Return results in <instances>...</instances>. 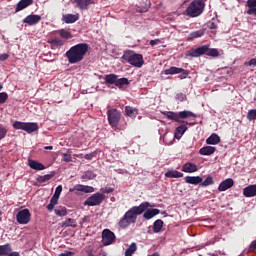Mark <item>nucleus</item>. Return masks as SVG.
<instances>
[{
    "mask_svg": "<svg viewBox=\"0 0 256 256\" xmlns=\"http://www.w3.org/2000/svg\"><path fill=\"white\" fill-rule=\"evenodd\" d=\"M148 207H153V205L149 202H142L139 206L131 207L118 222V227H120V229H127L129 225L137 223L138 215H143L144 219L149 221V219H153V217L161 213V210L157 208L148 209Z\"/></svg>",
    "mask_w": 256,
    "mask_h": 256,
    "instance_id": "nucleus-1",
    "label": "nucleus"
},
{
    "mask_svg": "<svg viewBox=\"0 0 256 256\" xmlns=\"http://www.w3.org/2000/svg\"><path fill=\"white\" fill-rule=\"evenodd\" d=\"M89 53V44L79 43L72 46L66 53L65 57L71 65L81 63L85 59V55Z\"/></svg>",
    "mask_w": 256,
    "mask_h": 256,
    "instance_id": "nucleus-2",
    "label": "nucleus"
},
{
    "mask_svg": "<svg viewBox=\"0 0 256 256\" xmlns=\"http://www.w3.org/2000/svg\"><path fill=\"white\" fill-rule=\"evenodd\" d=\"M207 55L208 57H219V50L216 48H209L208 45H203L197 48H192L186 52V57H201Z\"/></svg>",
    "mask_w": 256,
    "mask_h": 256,
    "instance_id": "nucleus-3",
    "label": "nucleus"
},
{
    "mask_svg": "<svg viewBox=\"0 0 256 256\" xmlns=\"http://www.w3.org/2000/svg\"><path fill=\"white\" fill-rule=\"evenodd\" d=\"M121 59L122 61H125V63H129V65H132V67H137L138 69H141V67H143V65L145 64V60H143V55L137 54L133 50L125 51Z\"/></svg>",
    "mask_w": 256,
    "mask_h": 256,
    "instance_id": "nucleus-4",
    "label": "nucleus"
},
{
    "mask_svg": "<svg viewBox=\"0 0 256 256\" xmlns=\"http://www.w3.org/2000/svg\"><path fill=\"white\" fill-rule=\"evenodd\" d=\"M205 11V2L203 0H193L186 8L188 17H199Z\"/></svg>",
    "mask_w": 256,
    "mask_h": 256,
    "instance_id": "nucleus-5",
    "label": "nucleus"
},
{
    "mask_svg": "<svg viewBox=\"0 0 256 256\" xmlns=\"http://www.w3.org/2000/svg\"><path fill=\"white\" fill-rule=\"evenodd\" d=\"M14 129L26 131V133H35V131H39V124L35 122H21L15 121L12 125Z\"/></svg>",
    "mask_w": 256,
    "mask_h": 256,
    "instance_id": "nucleus-6",
    "label": "nucleus"
},
{
    "mask_svg": "<svg viewBox=\"0 0 256 256\" xmlns=\"http://www.w3.org/2000/svg\"><path fill=\"white\" fill-rule=\"evenodd\" d=\"M103 201H105V194L101 192H97L95 194H92L90 197H88L85 200L84 205L88 207H97L101 205Z\"/></svg>",
    "mask_w": 256,
    "mask_h": 256,
    "instance_id": "nucleus-7",
    "label": "nucleus"
},
{
    "mask_svg": "<svg viewBox=\"0 0 256 256\" xmlns=\"http://www.w3.org/2000/svg\"><path fill=\"white\" fill-rule=\"evenodd\" d=\"M108 123L111 127H118L121 121V112L115 108L107 111Z\"/></svg>",
    "mask_w": 256,
    "mask_h": 256,
    "instance_id": "nucleus-8",
    "label": "nucleus"
},
{
    "mask_svg": "<svg viewBox=\"0 0 256 256\" xmlns=\"http://www.w3.org/2000/svg\"><path fill=\"white\" fill-rule=\"evenodd\" d=\"M16 221L19 225H27L31 222V212L25 208L16 214Z\"/></svg>",
    "mask_w": 256,
    "mask_h": 256,
    "instance_id": "nucleus-9",
    "label": "nucleus"
},
{
    "mask_svg": "<svg viewBox=\"0 0 256 256\" xmlns=\"http://www.w3.org/2000/svg\"><path fill=\"white\" fill-rule=\"evenodd\" d=\"M179 73L181 74L179 75ZM164 75H179V79H187V76L189 75V71L183 68L172 66L164 70Z\"/></svg>",
    "mask_w": 256,
    "mask_h": 256,
    "instance_id": "nucleus-10",
    "label": "nucleus"
},
{
    "mask_svg": "<svg viewBox=\"0 0 256 256\" xmlns=\"http://www.w3.org/2000/svg\"><path fill=\"white\" fill-rule=\"evenodd\" d=\"M115 233L109 229H104L102 231V244L107 247L108 245H113L115 243Z\"/></svg>",
    "mask_w": 256,
    "mask_h": 256,
    "instance_id": "nucleus-11",
    "label": "nucleus"
},
{
    "mask_svg": "<svg viewBox=\"0 0 256 256\" xmlns=\"http://www.w3.org/2000/svg\"><path fill=\"white\" fill-rule=\"evenodd\" d=\"M70 193H94L95 192V188H93V186H85L83 184H77L75 185L73 188L69 189Z\"/></svg>",
    "mask_w": 256,
    "mask_h": 256,
    "instance_id": "nucleus-12",
    "label": "nucleus"
},
{
    "mask_svg": "<svg viewBox=\"0 0 256 256\" xmlns=\"http://www.w3.org/2000/svg\"><path fill=\"white\" fill-rule=\"evenodd\" d=\"M41 21V16L37 14H30L26 18L22 20V23H26L27 25L33 26L37 25Z\"/></svg>",
    "mask_w": 256,
    "mask_h": 256,
    "instance_id": "nucleus-13",
    "label": "nucleus"
},
{
    "mask_svg": "<svg viewBox=\"0 0 256 256\" xmlns=\"http://www.w3.org/2000/svg\"><path fill=\"white\" fill-rule=\"evenodd\" d=\"M233 185H235V181L233 180V178H227L219 184L218 191H227V189H231Z\"/></svg>",
    "mask_w": 256,
    "mask_h": 256,
    "instance_id": "nucleus-14",
    "label": "nucleus"
},
{
    "mask_svg": "<svg viewBox=\"0 0 256 256\" xmlns=\"http://www.w3.org/2000/svg\"><path fill=\"white\" fill-rule=\"evenodd\" d=\"M62 21L67 25L77 23V21H79V14H64L62 16Z\"/></svg>",
    "mask_w": 256,
    "mask_h": 256,
    "instance_id": "nucleus-15",
    "label": "nucleus"
},
{
    "mask_svg": "<svg viewBox=\"0 0 256 256\" xmlns=\"http://www.w3.org/2000/svg\"><path fill=\"white\" fill-rule=\"evenodd\" d=\"M183 173H197L199 171V168L197 167V164L192 162H187L182 166Z\"/></svg>",
    "mask_w": 256,
    "mask_h": 256,
    "instance_id": "nucleus-16",
    "label": "nucleus"
},
{
    "mask_svg": "<svg viewBox=\"0 0 256 256\" xmlns=\"http://www.w3.org/2000/svg\"><path fill=\"white\" fill-rule=\"evenodd\" d=\"M30 5H33V0H20L16 4L15 13H19V11H23V9H27Z\"/></svg>",
    "mask_w": 256,
    "mask_h": 256,
    "instance_id": "nucleus-17",
    "label": "nucleus"
},
{
    "mask_svg": "<svg viewBox=\"0 0 256 256\" xmlns=\"http://www.w3.org/2000/svg\"><path fill=\"white\" fill-rule=\"evenodd\" d=\"M184 180L185 183H189L190 185H201L203 183L201 176H186Z\"/></svg>",
    "mask_w": 256,
    "mask_h": 256,
    "instance_id": "nucleus-18",
    "label": "nucleus"
},
{
    "mask_svg": "<svg viewBox=\"0 0 256 256\" xmlns=\"http://www.w3.org/2000/svg\"><path fill=\"white\" fill-rule=\"evenodd\" d=\"M244 197H256V184L249 185L243 189Z\"/></svg>",
    "mask_w": 256,
    "mask_h": 256,
    "instance_id": "nucleus-19",
    "label": "nucleus"
},
{
    "mask_svg": "<svg viewBox=\"0 0 256 256\" xmlns=\"http://www.w3.org/2000/svg\"><path fill=\"white\" fill-rule=\"evenodd\" d=\"M125 115H127V117H130V119H136L137 115H139V110L131 106H125Z\"/></svg>",
    "mask_w": 256,
    "mask_h": 256,
    "instance_id": "nucleus-20",
    "label": "nucleus"
},
{
    "mask_svg": "<svg viewBox=\"0 0 256 256\" xmlns=\"http://www.w3.org/2000/svg\"><path fill=\"white\" fill-rule=\"evenodd\" d=\"M193 117V119H196L197 115L189 110H184L178 113V119L181 121V119H189Z\"/></svg>",
    "mask_w": 256,
    "mask_h": 256,
    "instance_id": "nucleus-21",
    "label": "nucleus"
},
{
    "mask_svg": "<svg viewBox=\"0 0 256 256\" xmlns=\"http://www.w3.org/2000/svg\"><path fill=\"white\" fill-rule=\"evenodd\" d=\"M185 131H187V126L186 125H180L178 126L175 131H174V137L175 139H181L183 135L185 134Z\"/></svg>",
    "mask_w": 256,
    "mask_h": 256,
    "instance_id": "nucleus-22",
    "label": "nucleus"
},
{
    "mask_svg": "<svg viewBox=\"0 0 256 256\" xmlns=\"http://www.w3.org/2000/svg\"><path fill=\"white\" fill-rule=\"evenodd\" d=\"M28 165L31 169H34L35 171H43L45 169V165L35 160H29Z\"/></svg>",
    "mask_w": 256,
    "mask_h": 256,
    "instance_id": "nucleus-23",
    "label": "nucleus"
},
{
    "mask_svg": "<svg viewBox=\"0 0 256 256\" xmlns=\"http://www.w3.org/2000/svg\"><path fill=\"white\" fill-rule=\"evenodd\" d=\"M207 145H218L221 143V138L217 134H212L206 139Z\"/></svg>",
    "mask_w": 256,
    "mask_h": 256,
    "instance_id": "nucleus-24",
    "label": "nucleus"
},
{
    "mask_svg": "<svg viewBox=\"0 0 256 256\" xmlns=\"http://www.w3.org/2000/svg\"><path fill=\"white\" fill-rule=\"evenodd\" d=\"M217 151V148L213 146H204L199 150L200 155H213Z\"/></svg>",
    "mask_w": 256,
    "mask_h": 256,
    "instance_id": "nucleus-25",
    "label": "nucleus"
},
{
    "mask_svg": "<svg viewBox=\"0 0 256 256\" xmlns=\"http://www.w3.org/2000/svg\"><path fill=\"white\" fill-rule=\"evenodd\" d=\"M165 177H168L169 179H181V177H183V173L177 170H169L165 173Z\"/></svg>",
    "mask_w": 256,
    "mask_h": 256,
    "instance_id": "nucleus-26",
    "label": "nucleus"
},
{
    "mask_svg": "<svg viewBox=\"0 0 256 256\" xmlns=\"http://www.w3.org/2000/svg\"><path fill=\"white\" fill-rule=\"evenodd\" d=\"M106 85H116L117 83V74H107L104 76Z\"/></svg>",
    "mask_w": 256,
    "mask_h": 256,
    "instance_id": "nucleus-27",
    "label": "nucleus"
},
{
    "mask_svg": "<svg viewBox=\"0 0 256 256\" xmlns=\"http://www.w3.org/2000/svg\"><path fill=\"white\" fill-rule=\"evenodd\" d=\"M12 251L11 249V244L7 243V244H4V245H0V256H5L8 254H10Z\"/></svg>",
    "mask_w": 256,
    "mask_h": 256,
    "instance_id": "nucleus-28",
    "label": "nucleus"
},
{
    "mask_svg": "<svg viewBox=\"0 0 256 256\" xmlns=\"http://www.w3.org/2000/svg\"><path fill=\"white\" fill-rule=\"evenodd\" d=\"M48 43L55 48L63 47L65 45V42L59 38H52L48 41Z\"/></svg>",
    "mask_w": 256,
    "mask_h": 256,
    "instance_id": "nucleus-29",
    "label": "nucleus"
},
{
    "mask_svg": "<svg viewBox=\"0 0 256 256\" xmlns=\"http://www.w3.org/2000/svg\"><path fill=\"white\" fill-rule=\"evenodd\" d=\"M164 115L170 121H176V123H181V120H179V113L177 114L176 112L169 111V112H166Z\"/></svg>",
    "mask_w": 256,
    "mask_h": 256,
    "instance_id": "nucleus-30",
    "label": "nucleus"
},
{
    "mask_svg": "<svg viewBox=\"0 0 256 256\" xmlns=\"http://www.w3.org/2000/svg\"><path fill=\"white\" fill-rule=\"evenodd\" d=\"M164 222L161 219L156 220L153 223V231L154 233H161V230L163 229Z\"/></svg>",
    "mask_w": 256,
    "mask_h": 256,
    "instance_id": "nucleus-31",
    "label": "nucleus"
},
{
    "mask_svg": "<svg viewBox=\"0 0 256 256\" xmlns=\"http://www.w3.org/2000/svg\"><path fill=\"white\" fill-rule=\"evenodd\" d=\"M55 177V173L52 174H46L44 176H38L37 181L38 183H47V181H51Z\"/></svg>",
    "mask_w": 256,
    "mask_h": 256,
    "instance_id": "nucleus-32",
    "label": "nucleus"
},
{
    "mask_svg": "<svg viewBox=\"0 0 256 256\" xmlns=\"http://www.w3.org/2000/svg\"><path fill=\"white\" fill-rule=\"evenodd\" d=\"M62 227H77V220L73 218H68L62 223Z\"/></svg>",
    "mask_w": 256,
    "mask_h": 256,
    "instance_id": "nucleus-33",
    "label": "nucleus"
},
{
    "mask_svg": "<svg viewBox=\"0 0 256 256\" xmlns=\"http://www.w3.org/2000/svg\"><path fill=\"white\" fill-rule=\"evenodd\" d=\"M204 33L202 30H196L189 34L188 41H193V39H199V37H203Z\"/></svg>",
    "mask_w": 256,
    "mask_h": 256,
    "instance_id": "nucleus-34",
    "label": "nucleus"
},
{
    "mask_svg": "<svg viewBox=\"0 0 256 256\" xmlns=\"http://www.w3.org/2000/svg\"><path fill=\"white\" fill-rule=\"evenodd\" d=\"M97 177V175H95V173H93V171H85L82 176L81 179H84L85 181H91L93 179H95Z\"/></svg>",
    "mask_w": 256,
    "mask_h": 256,
    "instance_id": "nucleus-35",
    "label": "nucleus"
},
{
    "mask_svg": "<svg viewBox=\"0 0 256 256\" xmlns=\"http://www.w3.org/2000/svg\"><path fill=\"white\" fill-rule=\"evenodd\" d=\"M124 85H129V79L117 76L115 86L121 89Z\"/></svg>",
    "mask_w": 256,
    "mask_h": 256,
    "instance_id": "nucleus-36",
    "label": "nucleus"
},
{
    "mask_svg": "<svg viewBox=\"0 0 256 256\" xmlns=\"http://www.w3.org/2000/svg\"><path fill=\"white\" fill-rule=\"evenodd\" d=\"M59 203V198L52 196V198L50 199V203L46 206V209H48V211H53V209H55V205H57Z\"/></svg>",
    "mask_w": 256,
    "mask_h": 256,
    "instance_id": "nucleus-37",
    "label": "nucleus"
},
{
    "mask_svg": "<svg viewBox=\"0 0 256 256\" xmlns=\"http://www.w3.org/2000/svg\"><path fill=\"white\" fill-rule=\"evenodd\" d=\"M57 33L62 37V39H73V34L65 29H60Z\"/></svg>",
    "mask_w": 256,
    "mask_h": 256,
    "instance_id": "nucleus-38",
    "label": "nucleus"
},
{
    "mask_svg": "<svg viewBox=\"0 0 256 256\" xmlns=\"http://www.w3.org/2000/svg\"><path fill=\"white\" fill-rule=\"evenodd\" d=\"M137 251V243L133 242L125 251V256H133V253Z\"/></svg>",
    "mask_w": 256,
    "mask_h": 256,
    "instance_id": "nucleus-39",
    "label": "nucleus"
},
{
    "mask_svg": "<svg viewBox=\"0 0 256 256\" xmlns=\"http://www.w3.org/2000/svg\"><path fill=\"white\" fill-rule=\"evenodd\" d=\"M55 214L58 216V217H65V215H67V208L66 207H62V206H59L55 209Z\"/></svg>",
    "mask_w": 256,
    "mask_h": 256,
    "instance_id": "nucleus-40",
    "label": "nucleus"
},
{
    "mask_svg": "<svg viewBox=\"0 0 256 256\" xmlns=\"http://www.w3.org/2000/svg\"><path fill=\"white\" fill-rule=\"evenodd\" d=\"M215 181H213V177L208 176L204 181L200 183V187H209V185H213Z\"/></svg>",
    "mask_w": 256,
    "mask_h": 256,
    "instance_id": "nucleus-41",
    "label": "nucleus"
},
{
    "mask_svg": "<svg viewBox=\"0 0 256 256\" xmlns=\"http://www.w3.org/2000/svg\"><path fill=\"white\" fill-rule=\"evenodd\" d=\"M248 121H255L256 120V109H251L247 113Z\"/></svg>",
    "mask_w": 256,
    "mask_h": 256,
    "instance_id": "nucleus-42",
    "label": "nucleus"
},
{
    "mask_svg": "<svg viewBox=\"0 0 256 256\" xmlns=\"http://www.w3.org/2000/svg\"><path fill=\"white\" fill-rule=\"evenodd\" d=\"M9 99V94L7 92L0 93V104L3 105Z\"/></svg>",
    "mask_w": 256,
    "mask_h": 256,
    "instance_id": "nucleus-43",
    "label": "nucleus"
},
{
    "mask_svg": "<svg viewBox=\"0 0 256 256\" xmlns=\"http://www.w3.org/2000/svg\"><path fill=\"white\" fill-rule=\"evenodd\" d=\"M63 191V186L62 185H58L55 189V192L53 194V197H56L59 199V197H61V192Z\"/></svg>",
    "mask_w": 256,
    "mask_h": 256,
    "instance_id": "nucleus-44",
    "label": "nucleus"
},
{
    "mask_svg": "<svg viewBox=\"0 0 256 256\" xmlns=\"http://www.w3.org/2000/svg\"><path fill=\"white\" fill-rule=\"evenodd\" d=\"M246 7L249 9H256V0H247Z\"/></svg>",
    "mask_w": 256,
    "mask_h": 256,
    "instance_id": "nucleus-45",
    "label": "nucleus"
},
{
    "mask_svg": "<svg viewBox=\"0 0 256 256\" xmlns=\"http://www.w3.org/2000/svg\"><path fill=\"white\" fill-rule=\"evenodd\" d=\"M7 137V130L5 127L0 126V140L5 139Z\"/></svg>",
    "mask_w": 256,
    "mask_h": 256,
    "instance_id": "nucleus-46",
    "label": "nucleus"
},
{
    "mask_svg": "<svg viewBox=\"0 0 256 256\" xmlns=\"http://www.w3.org/2000/svg\"><path fill=\"white\" fill-rule=\"evenodd\" d=\"M62 161H65V163H71L72 161L71 154L64 153L62 157Z\"/></svg>",
    "mask_w": 256,
    "mask_h": 256,
    "instance_id": "nucleus-47",
    "label": "nucleus"
},
{
    "mask_svg": "<svg viewBox=\"0 0 256 256\" xmlns=\"http://www.w3.org/2000/svg\"><path fill=\"white\" fill-rule=\"evenodd\" d=\"M245 65H249V67H256V58H252L249 62H245Z\"/></svg>",
    "mask_w": 256,
    "mask_h": 256,
    "instance_id": "nucleus-48",
    "label": "nucleus"
},
{
    "mask_svg": "<svg viewBox=\"0 0 256 256\" xmlns=\"http://www.w3.org/2000/svg\"><path fill=\"white\" fill-rule=\"evenodd\" d=\"M95 152L89 153L84 155V159H87V161H91L93 159V157H95Z\"/></svg>",
    "mask_w": 256,
    "mask_h": 256,
    "instance_id": "nucleus-49",
    "label": "nucleus"
},
{
    "mask_svg": "<svg viewBox=\"0 0 256 256\" xmlns=\"http://www.w3.org/2000/svg\"><path fill=\"white\" fill-rule=\"evenodd\" d=\"M115 191L114 188H111V187H106L103 189L102 193H106V194H109V193H113Z\"/></svg>",
    "mask_w": 256,
    "mask_h": 256,
    "instance_id": "nucleus-50",
    "label": "nucleus"
},
{
    "mask_svg": "<svg viewBox=\"0 0 256 256\" xmlns=\"http://www.w3.org/2000/svg\"><path fill=\"white\" fill-rule=\"evenodd\" d=\"M159 43H161L160 39H154L150 41L151 47H155V45H159Z\"/></svg>",
    "mask_w": 256,
    "mask_h": 256,
    "instance_id": "nucleus-51",
    "label": "nucleus"
},
{
    "mask_svg": "<svg viewBox=\"0 0 256 256\" xmlns=\"http://www.w3.org/2000/svg\"><path fill=\"white\" fill-rule=\"evenodd\" d=\"M9 59V54L4 53L0 55V61H7Z\"/></svg>",
    "mask_w": 256,
    "mask_h": 256,
    "instance_id": "nucleus-52",
    "label": "nucleus"
},
{
    "mask_svg": "<svg viewBox=\"0 0 256 256\" xmlns=\"http://www.w3.org/2000/svg\"><path fill=\"white\" fill-rule=\"evenodd\" d=\"M208 29H217V24L215 22H208Z\"/></svg>",
    "mask_w": 256,
    "mask_h": 256,
    "instance_id": "nucleus-53",
    "label": "nucleus"
},
{
    "mask_svg": "<svg viewBox=\"0 0 256 256\" xmlns=\"http://www.w3.org/2000/svg\"><path fill=\"white\" fill-rule=\"evenodd\" d=\"M247 15H255V16H256V8H254V9H248V10H247Z\"/></svg>",
    "mask_w": 256,
    "mask_h": 256,
    "instance_id": "nucleus-54",
    "label": "nucleus"
},
{
    "mask_svg": "<svg viewBox=\"0 0 256 256\" xmlns=\"http://www.w3.org/2000/svg\"><path fill=\"white\" fill-rule=\"evenodd\" d=\"M59 256H73V253L69 252V251H66V252H63V253L59 254Z\"/></svg>",
    "mask_w": 256,
    "mask_h": 256,
    "instance_id": "nucleus-55",
    "label": "nucleus"
},
{
    "mask_svg": "<svg viewBox=\"0 0 256 256\" xmlns=\"http://www.w3.org/2000/svg\"><path fill=\"white\" fill-rule=\"evenodd\" d=\"M8 256H19V252H10Z\"/></svg>",
    "mask_w": 256,
    "mask_h": 256,
    "instance_id": "nucleus-56",
    "label": "nucleus"
},
{
    "mask_svg": "<svg viewBox=\"0 0 256 256\" xmlns=\"http://www.w3.org/2000/svg\"><path fill=\"white\" fill-rule=\"evenodd\" d=\"M44 149H45L46 151H51V150H53V146H46Z\"/></svg>",
    "mask_w": 256,
    "mask_h": 256,
    "instance_id": "nucleus-57",
    "label": "nucleus"
},
{
    "mask_svg": "<svg viewBox=\"0 0 256 256\" xmlns=\"http://www.w3.org/2000/svg\"><path fill=\"white\" fill-rule=\"evenodd\" d=\"M215 244V242L213 241V242H207L206 243V245H214Z\"/></svg>",
    "mask_w": 256,
    "mask_h": 256,
    "instance_id": "nucleus-58",
    "label": "nucleus"
},
{
    "mask_svg": "<svg viewBox=\"0 0 256 256\" xmlns=\"http://www.w3.org/2000/svg\"><path fill=\"white\" fill-rule=\"evenodd\" d=\"M3 89V85L0 83V91Z\"/></svg>",
    "mask_w": 256,
    "mask_h": 256,
    "instance_id": "nucleus-59",
    "label": "nucleus"
},
{
    "mask_svg": "<svg viewBox=\"0 0 256 256\" xmlns=\"http://www.w3.org/2000/svg\"><path fill=\"white\" fill-rule=\"evenodd\" d=\"M0 215H1V211H0Z\"/></svg>",
    "mask_w": 256,
    "mask_h": 256,
    "instance_id": "nucleus-60",
    "label": "nucleus"
}]
</instances>
